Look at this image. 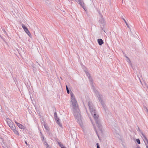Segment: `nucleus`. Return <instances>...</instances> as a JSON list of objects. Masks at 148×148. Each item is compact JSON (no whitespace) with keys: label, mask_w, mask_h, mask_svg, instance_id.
<instances>
[{"label":"nucleus","mask_w":148,"mask_h":148,"mask_svg":"<svg viewBox=\"0 0 148 148\" xmlns=\"http://www.w3.org/2000/svg\"><path fill=\"white\" fill-rule=\"evenodd\" d=\"M123 21H124L125 22V23L127 27L128 28H130V27H129V25H128V23H127V22H126V21L125 19L124 18H123Z\"/></svg>","instance_id":"nucleus-19"},{"label":"nucleus","mask_w":148,"mask_h":148,"mask_svg":"<svg viewBox=\"0 0 148 148\" xmlns=\"http://www.w3.org/2000/svg\"><path fill=\"white\" fill-rule=\"evenodd\" d=\"M15 123H16V124L17 125H18V124H19V123H18L17 121H15Z\"/></svg>","instance_id":"nucleus-31"},{"label":"nucleus","mask_w":148,"mask_h":148,"mask_svg":"<svg viewBox=\"0 0 148 148\" xmlns=\"http://www.w3.org/2000/svg\"><path fill=\"white\" fill-rule=\"evenodd\" d=\"M60 78L61 79H62V77H60Z\"/></svg>","instance_id":"nucleus-38"},{"label":"nucleus","mask_w":148,"mask_h":148,"mask_svg":"<svg viewBox=\"0 0 148 148\" xmlns=\"http://www.w3.org/2000/svg\"><path fill=\"white\" fill-rule=\"evenodd\" d=\"M59 146L61 147V148L64 146L61 143H58Z\"/></svg>","instance_id":"nucleus-23"},{"label":"nucleus","mask_w":148,"mask_h":148,"mask_svg":"<svg viewBox=\"0 0 148 148\" xmlns=\"http://www.w3.org/2000/svg\"><path fill=\"white\" fill-rule=\"evenodd\" d=\"M82 7L85 10V11H86V9L85 7L84 6V5L83 6V7Z\"/></svg>","instance_id":"nucleus-29"},{"label":"nucleus","mask_w":148,"mask_h":148,"mask_svg":"<svg viewBox=\"0 0 148 148\" xmlns=\"http://www.w3.org/2000/svg\"><path fill=\"white\" fill-rule=\"evenodd\" d=\"M93 126H94V128L95 130V132H96V134H97V136L98 137H99V135H98V134L97 131V130L96 129V127L95 126V125H94V124H93Z\"/></svg>","instance_id":"nucleus-20"},{"label":"nucleus","mask_w":148,"mask_h":148,"mask_svg":"<svg viewBox=\"0 0 148 148\" xmlns=\"http://www.w3.org/2000/svg\"><path fill=\"white\" fill-rule=\"evenodd\" d=\"M45 145L46 146V148H48L49 147V145L47 144H46V145Z\"/></svg>","instance_id":"nucleus-27"},{"label":"nucleus","mask_w":148,"mask_h":148,"mask_svg":"<svg viewBox=\"0 0 148 148\" xmlns=\"http://www.w3.org/2000/svg\"><path fill=\"white\" fill-rule=\"evenodd\" d=\"M137 131L138 132H139L141 134L142 136H141L142 138H143L144 137H145V135L144 134H143V132L140 130V128L139 127H138V129H137Z\"/></svg>","instance_id":"nucleus-9"},{"label":"nucleus","mask_w":148,"mask_h":148,"mask_svg":"<svg viewBox=\"0 0 148 148\" xmlns=\"http://www.w3.org/2000/svg\"><path fill=\"white\" fill-rule=\"evenodd\" d=\"M12 130L15 134L19 135L18 132V131L16 129V128L14 129V130Z\"/></svg>","instance_id":"nucleus-15"},{"label":"nucleus","mask_w":148,"mask_h":148,"mask_svg":"<svg viewBox=\"0 0 148 148\" xmlns=\"http://www.w3.org/2000/svg\"><path fill=\"white\" fill-rule=\"evenodd\" d=\"M125 57L126 58L127 60V62L128 63L130 64V65L132 67V69H133V67L132 66V64L131 63V62L130 60V58L126 56H125Z\"/></svg>","instance_id":"nucleus-7"},{"label":"nucleus","mask_w":148,"mask_h":148,"mask_svg":"<svg viewBox=\"0 0 148 148\" xmlns=\"http://www.w3.org/2000/svg\"><path fill=\"white\" fill-rule=\"evenodd\" d=\"M25 143L27 145H28L26 141H25Z\"/></svg>","instance_id":"nucleus-33"},{"label":"nucleus","mask_w":148,"mask_h":148,"mask_svg":"<svg viewBox=\"0 0 148 148\" xmlns=\"http://www.w3.org/2000/svg\"><path fill=\"white\" fill-rule=\"evenodd\" d=\"M46 1H47V0H46Z\"/></svg>","instance_id":"nucleus-39"},{"label":"nucleus","mask_w":148,"mask_h":148,"mask_svg":"<svg viewBox=\"0 0 148 148\" xmlns=\"http://www.w3.org/2000/svg\"><path fill=\"white\" fill-rule=\"evenodd\" d=\"M136 148H140L139 147H137Z\"/></svg>","instance_id":"nucleus-36"},{"label":"nucleus","mask_w":148,"mask_h":148,"mask_svg":"<svg viewBox=\"0 0 148 148\" xmlns=\"http://www.w3.org/2000/svg\"><path fill=\"white\" fill-rule=\"evenodd\" d=\"M41 137L42 141H44L45 140V139H44V137L43 135H42V136H41Z\"/></svg>","instance_id":"nucleus-22"},{"label":"nucleus","mask_w":148,"mask_h":148,"mask_svg":"<svg viewBox=\"0 0 148 148\" xmlns=\"http://www.w3.org/2000/svg\"><path fill=\"white\" fill-rule=\"evenodd\" d=\"M9 126L12 130H14V129L16 128V127L13 123L10 125Z\"/></svg>","instance_id":"nucleus-11"},{"label":"nucleus","mask_w":148,"mask_h":148,"mask_svg":"<svg viewBox=\"0 0 148 148\" xmlns=\"http://www.w3.org/2000/svg\"><path fill=\"white\" fill-rule=\"evenodd\" d=\"M7 121L8 124L9 126L10 124L13 123L12 122L9 118L7 119Z\"/></svg>","instance_id":"nucleus-10"},{"label":"nucleus","mask_w":148,"mask_h":148,"mask_svg":"<svg viewBox=\"0 0 148 148\" xmlns=\"http://www.w3.org/2000/svg\"><path fill=\"white\" fill-rule=\"evenodd\" d=\"M142 138L145 143V144L146 145V146H148V140L146 137V136H145V137H144Z\"/></svg>","instance_id":"nucleus-6"},{"label":"nucleus","mask_w":148,"mask_h":148,"mask_svg":"<svg viewBox=\"0 0 148 148\" xmlns=\"http://www.w3.org/2000/svg\"><path fill=\"white\" fill-rule=\"evenodd\" d=\"M40 136H42V135H43V134H42V132H41V131H40Z\"/></svg>","instance_id":"nucleus-32"},{"label":"nucleus","mask_w":148,"mask_h":148,"mask_svg":"<svg viewBox=\"0 0 148 148\" xmlns=\"http://www.w3.org/2000/svg\"><path fill=\"white\" fill-rule=\"evenodd\" d=\"M43 125L45 129L47 130H49V127H48V125L46 124L45 123H44L43 124Z\"/></svg>","instance_id":"nucleus-14"},{"label":"nucleus","mask_w":148,"mask_h":148,"mask_svg":"<svg viewBox=\"0 0 148 148\" xmlns=\"http://www.w3.org/2000/svg\"><path fill=\"white\" fill-rule=\"evenodd\" d=\"M43 142V144L45 145L46 144H47V143L46 141L45 140L44 141H42Z\"/></svg>","instance_id":"nucleus-26"},{"label":"nucleus","mask_w":148,"mask_h":148,"mask_svg":"<svg viewBox=\"0 0 148 148\" xmlns=\"http://www.w3.org/2000/svg\"><path fill=\"white\" fill-rule=\"evenodd\" d=\"M17 126L21 129H24V126L20 123L18 124Z\"/></svg>","instance_id":"nucleus-16"},{"label":"nucleus","mask_w":148,"mask_h":148,"mask_svg":"<svg viewBox=\"0 0 148 148\" xmlns=\"http://www.w3.org/2000/svg\"><path fill=\"white\" fill-rule=\"evenodd\" d=\"M76 2L78 1L79 0H75Z\"/></svg>","instance_id":"nucleus-35"},{"label":"nucleus","mask_w":148,"mask_h":148,"mask_svg":"<svg viewBox=\"0 0 148 148\" xmlns=\"http://www.w3.org/2000/svg\"><path fill=\"white\" fill-rule=\"evenodd\" d=\"M57 117V113L56 112L54 113V118L56 117Z\"/></svg>","instance_id":"nucleus-25"},{"label":"nucleus","mask_w":148,"mask_h":148,"mask_svg":"<svg viewBox=\"0 0 148 148\" xmlns=\"http://www.w3.org/2000/svg\"><path fill=\"white\" fill-rule=\"evenodd\" d=\"M61 148H66V147L64 146L63 147Z\"/></svg>","instance_id":"nucleus-34"},{"label":"nucleus","mask_w":148,"mask_h":148,"mask_svg":"<svg viewBox=\"0 0 148 148\" xmlns=\"http://www.w3.org/2000/svg\"><path fill=\"white\" fill-rule=\"evenodd\" d=\"M71 102L73 108V115L77 119V121L80 123L81 121V116L77 101L74 95L72 92H71Z\"/></svg>","instance_id":"nucleus-1"},{"label":"nucleus","mask_w":148,"mask_h":148,"mask_svg":"<svg viewBox=\"0 0 148 148\" xmlns=\"http://www.w3.org/2000/svg\"><path fill=\"white\" fill-rule=\"evenodd\" d=\"M92 87L95 94L98 97L99 101L101 103L104 109L106 110V105L104 103L102 99V95L99 93L97 91L95 90L93 86H92Z\"/></svg>","instance_id":"nucleus-3"},{"label":"nucleus","mask_w":148,"mask_h":148,"mask_svg":"<svg viewBox=\"0 0 148 148\" xmlns=\"http://www.w3.org/2000/svg\"><path fill=\"white\" fill-rule=\"evenodd\" d=\"M98 42L99 45H101L103 43V42L101 38H99L97 40Z\"/></svg>","instance_id":"nucleus-8"},{"label":"nucleus","mask_w":148,"mask_h":148,"mask_svg":"<svg viewBox=\"0 0 148 148\" xmlns=\"http://www.w3.org/2000/svg\"><path fill=\"white\" fill-rule=\"evenodd\" d=\"M85 73L88 78L90 77L89 73L87 71H85Z\"/></svg>","instance_id":"nucleus-17"},{"label":"nucleus","mask_w":148,"mask_h":148,"mask_svg":"<svg viewBox=\"0 0 148 148\" xmlns=\"http://www.w3.org/2000/svg\"><path fill=\"white\" fill-rule=\"evenodd\" d=\"M3 30L4 33L5 34H7V33H6V32H5V31L4 29H3Z\"/></svg>","instance_id":"nucleus-30"},{"label":"nucleus","mask_w":148,"mask_h":148,"mask_svg":"<svg viewBox=\"0 0 148 148\" xmlns=\"http://www.w3.org/2000/svg\"><path fill=\"white\" fill-rule=\"evenodd\" d=\"M88 106L89 108L90 112L94 119L97 127L99 131L102 133V126L100 120L99 118V116L96 113L95 108L92 103L90 101L88 102Z\"/></svg>","instance_id":"nucleus-2"},{"label":"nucleus","mask_w":148,"mask_h":148,"mask_svg":"<svg viewBox=\"0 0 148 148\" xmlns=\"http://www.w3.org/2000/svg\"><path fill=\"white\" fill-rule=\"evenodd\" d=\"M66 90L67 91V92L68 94H69L70 93V91L69 90V89H68V88L67 87V86L66 85Z\"/></svg>","instance_id":"nucleus-21"},{"label":"nucleus","mask_w":148,"mask_h":148,"mask_svg":"<svg viewBox=\"0 0 148 148\" xmlns=\"http://www.w3.org/2000/svg\"><path fill=\"white\" fill-rule=\"evenodd\" d=\"M22 27L24 29L25 32L30 37L31 35V34L29 30H28L27 28L25 26V25L23 24H22L21 25Z\"/></svg>","instance_id":"nucleus-4"},{"label":"nucleus","mask_w":148,"mask_h":148,"mask_svg":"<svg viewBox=\"0 0 148 148\" xmlns=\"http://www.w3.org/2000/svg\"><path fill=\"white\" fill-rule=\"evenodd\" d=\"M147 148H148V146H147L146 147Z\"/></svg>","instance_id":"nucleus-37"},{"label":"nucleus","mask_w":148,"mask_h":148,"mask_svg":"<svg viewBox=\"0 0 148 148\" xmlns=\"http://www.w3.org/2000/svg\"><path fill=\"white\" fill-rule=\"evenodd\" d=\"M2 146L4 148H8L7 144L5 142L3 141Z\"/></svg>","instance_id":"nucleus-13"},{"label":"nucleus","mask_w":148,"mask_h":148,"mask_svg":"<svg viewBox=\"0 0 148 148\" xmlns=\"http://www.w3.org/2000/svg\"><path fill=\"white\" fill-rule=\"evenodd\" d=\"M136 142L138 144H140V141L139 139H136Z\"/></svg>","instance_id":"nucleus-24"},{"label":"nucleus","mask_w":148,"mask_h":148,"mask_svg":"<svg viewBox=\"0 0 148 148\" xmlns=\"http://www.w3.org/2000/svg\"><path fill=\"white\" fill-rule=\"evenodd\" d=\"M56 122L57 123L60 127L62 126V124L60 123V120L57 117L54 118Z\"/></svg>","instance_id":"nucleus-5"},{"label":"nucleus","mask_w":148,"mask_h":148,"mask_svg":"<svg viewBox=\"0 0 148 148\" xmlns=\"http://www.w3.org/2000/svg\"><path fill=\"white\" fill-rule=\"evenodd\" d=\"M89 79V80L90 81V83L91 84H93V80L92 79V78L91 77H90L88 78Z\"/></svg>","instance_id":"nucleus-18"},{"label":"nucleus","mask_w":148,"mask_h":148,"mask_svg":"<svg viewBox=\"0 0 148 148\" xmlns=\"http://www.w3.org/2000/svg\"><path fill=\"white\" fill-rule=\"evenodd\" d=\"M78 2L80 5L82 7H83V6L84 5V3L82 0H79Z\"/></svg>","instance_id":"nucleus-12"},{"label":"nucleus","mask_w":148,"mask_h":148,"mask_svg":"<svg viewBox=\"0 0 148 148\" xmlns=\"http://www.w3.org/2000/svg\"><path fill=\"white\" fill-rule=\"evenodd\" d=\"M96 145L97 146V148H100L99 144L98 143H97Z\"/></svg>","instance_id":"nucleus-28"}]
</instances>
